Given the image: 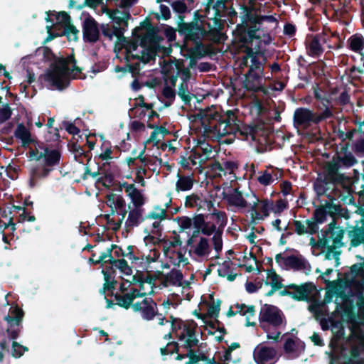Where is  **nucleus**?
Listing matches in <instances>:
<instances>
[{
  "instance_id": "obj_8",
  "label": "nucleus",
  "mask_w": 364,
  "mask_h": 364,
  "mask_svg": "<svg viewBox=\"0 0 364 364\" xmlns=\"http://www.w3.org/2000/svg\"><path fill=\"white\" fill-rule=\"evenodd\" d=\"M178 31L180 35L184 36V39L192 41L198 47L203 46L201 40L207 36V31L203 24H196V22H178Z\"/></svg>"
},
{
  "instance_id": "obj_45",
  "label": "nucleus",
  "mask_w": 364,
  "mask_h": 364,
  "mask_svg": "<svg viewBox=\"0 0 364 364\" xmlns=\"http://www.w3.org/2000/svg\"><path fill=\"white\" fill-rule=\"evenodd\" d=\"M1 97H0V103L1 102ZM12 115V109L9 104H6L3 107L0 108V124L4 123L9 120Z\"/></svg>"
},
{
  "instance_id": "obj_58",
  "label": "nucleus",
  "mask_w": 364,
  "mask_h": 364,
  "mask_svg": "<svg viewBox=\"0 0 364 364\" xmlns=\"http://www.w3.org/2000/svg\"><path fill=\"white\" fill-rule=\"evenodd\" d=\"M105 280V289H115L117 281L114 275H110L109 274L102 273Z\"/></svg>"
},
{
  "instance_id": "obj_50",
  "label": "nucleus",
  "mask_w": 364,
  "mask_h": 364,
  "mask_svg": "<svg viewBox=\"0 0 364 364\" xmlns=\"http://www.w3.org/2000/svg\"><path fill=\"white\" fill-rule=\"evenodd\" d=\"M160 37L159 38H154L151 43L149 44L146 50L149 51L154 56H156L159 53H160V48H162V46L159 43Z\"/></svg>"
},
{
  "instance_id": "obj_29",
  "label": "nucleus",
  "mask_w": 364,
  "mask_h": 364,
  "mask_svg": "<svg viewBox=\"0 0 364 364\" xmlns=\"http://www.w3.org/2000/svg\"><path fill=\"white\" fill-rule=\"evenodd\" d=\"M175 61V68L177 70L176 73H178L179 74H181V82L187 83V82L190 80L191 77V73L190 71L189 68H185L183 65V60H177L176 58H174Z\"/></svg>"
},
{
  "instance_id": "obj_7",
  "label": "nucleus",
  "mask_w": 364,
  "mask_h": 364,
  "mask_svg": "<svg viewBox=\"0 0 364 364\" xmlns=\"http://www.w3.org/2000/svg\"><path fill=\"white\" fill-rule=\"evenodd\" d=\"M332 117L333 112L331 108L325 109L321 113H316L306 107H299L294 112L293 122L296 127L308 129L312 124H318Z\"/></svg>"
},
{
  "instance_id": "obj_27",
  "label": "nucleus",
  "mask_w": 364,
  "mask_h": 364,
  "mask_svg": "<svg viewBox=\"0 0 364 364\" xmlns=\"http://www.w3.org/2000/svg\"><path fill=\"white\" fill-rule=\"evenodd\" d=\"M178 181L176 183V191H188L192 189L194 183V178L191 176H182L179 173L177 174Z\"/></svg>"
},
{
  "instance_id": "obj_33",
  "label": "nucleus",
  "mask_w": 364,
  "mask_h": 364,
  "mask_svg": "<svg viewBox=\"0 0 364 364\" xmlns=\"http://www.w3.org/2000/svg\"><path fill=\"white\" fill-rule=\"evenodd\" d=\"M260 327L267 333V337L268 339L273 340L274 342H278L279 341L281 331L266 324H260Z\"/></svg>"
},
{
  "instance_id": "obj_41",
  "label": "nucleus",
  "mask_w": 364,
  "mask_h": 364,
  "mask_svg": "<svg viewBox=\"0 0 364 364\" xmlns=\"http://www.w3.org/2000/svg\"><path fill=\"white\" fill-rule=\"evenodd\" d=\"M274 181L273 173L268 170L260 172V175L257 177V181L263 186H269Z\"/></svg>"
},
{
  "instance_id": "obj_3",
  "label": "nucleus",
  "mask_w": 364,
  "mask_h": 364,
  "mask_svg": "<svg viewBox=\"0 0 364 364\" xmlns=\"http://www.w3.org/2000/svg\"><path fill=\"white\" fill-rule=\"evenodd\" d=\"M53 61L50 70H48L43 76H41V78L43 77L49 83L50 89L55 88L61 91L68 87L70 84V69L68 65L76 63L77 60L73 53L66 58L56 56Z\"/></svg>"
},
{
  "instance_id": "obj_60",
  "label": "nucleus",
  "mask_w": 364,
  "mask_h": 364,
  "mask_svg": "<svg viewBox=\"0 0 364 364\" xmlns=\"http://www.w3.org/2000/svg\"><path fill=\"white\" fill-rule=\"evenodd\" d=\"M298 343L291 338H287L283 346L284 350L286 353H291L295 352L296 346Z\"/></svg>"
},
{
  "instance_id": "obj_2",
  "label": "nucleus",
  "mask_w": 364,
  "mask_h": 364,
  "mask_svg": "<svg viewBox=\"0 0 364 364\" xmlns=\"http://www.w3.org/2000/svg\"><path fill=\"white\" fill-rule=\"evenodd\" d=\"M264 21L274 23L277 18L272 15H259L251 7L245 6L241 16V23L237 24L234 31L237 40L242 44H252L253 40L261 39L262 37L271 38Z\"/></svg>"
},
{
  "instance_id": "obj_4",
  "label": "nucleus",
  "mask_w": 364,
  "mask_h": 364,
  "mask_svg": "<svg viewBox=\"0 0 364 364\" xmlns=\"http://www.w3.org/2000/svg\"><path fill=\"white\" fill-rule=\"evenodd\" d=\"M259 54L255 55L250 60L247 72L245 75L243 87L247 91L254 92H264V79H270L271 76H266L264 68L267 61L264 51L257 50Z\"/></svg>"
},
{
  "instance_id": "obj_23",
  "label": "nucleus",
  "mask_w": 364,
  "mask_h": 364,
  "mask_svg": "<svg viewBox=\"0 0 364 364\" xmlns=\"http://www.w3.org/2000/svg\"><path fill=\"white\" fill-rule=\"evenodd\" d=\"M16 138L21 141L23 146H28L33 142V139L31 138L30 131L25 127L23 123H20L17 125V127L14 132Z\"/></svg>"
},
{
  "instance_id": "obj_13",
  "label": "nucleus",
  "mask_w": 364,
  "mask_h": 364,
  "mask_svg": "<svg viewBox=\"0 0 364 364\" xmlns=\"http://www.w3.org/2000/svg\"><path fill=\"white\" fill-rule=\"evenodd\" d=\"M82 36L84 41L90 43H95L100 38L98 23L89 14L82 22Z\"/></svg>"
},
{
  "instance_id": "obj_62",
  "label": "nucleus",
  "mask_w": 364,
  "mask_h": 364,
  "mask_svg": "<svg viewBox=\"0 0 364 364\" xmlns=\"http://www.w3.org/2000/svg\"><path fill=\"white\" fill-rule=\"evenodd\" d=\"M112 29V37L116 36L119 41H126L124 33L127 28L113 25Z\"/></svg>"
},
{
  "instance_id": "obj_61",
  "label": "nucleus",
  "mask_w": 364,
  "mask_h": 364,
  "mask_svg": "<svg viewBox=\"0 0 364 364\" xmlns=\"http://www.w3.org/2000/svg\"><path fill=\"white\" fill-rule=\"evenodd\" d=\"M177 220L180 221V229L181 232L184 231L185 230L191 228L193 225L192 219L187 216L178 217Z\"/></svg>"
},
{
  "instance_id": "obj_17",
  "label": "nucleus",
  "mask_w": 364,
  "mask_h": 364,
  "mask_svg": "<svg viewBox=\"0 0 364 364\" xmlns=\"http://www.w3.org/2000/svg\"><path fill=\"white\" fill-rule=\"evenodd\" d=\"M61 158L60 152L58 149H51L49 147L44 148L36 157V161L43 159L44 165L50 168L58 166Z\"/></svg>"
},
{
  "instance_id": "obj_49",
  "label": "nucleus",
  "mask_w": 364,
  "mask_h": 364,
  "mask_svg": "<svg viewBox=\"0 0 364 364\" xmlns=\"http://www.w3.org/2000/svg\"><path fill=\"white\" fill-rule=\"evenodd\" d=\"M214 235L212 238L213 243V248L216 252H220L223 249V240L222 235L223 232L220 230H216L213 232Z\"/></svg>"
},
{
  "instance_id": "obj_5",
  "label": "nucleus",
  "mask_w": 364,
  "mask_h": 364,
  "mask_svg": "<svg viewBox=\"0 0 364 364\" xmlns=\"http://www.w3.org/2000/svg\"><path fill=\"white\" fill-rule=\"evenodd\" d=\"M24 316L23 311L17 305L11 306L9 313L4 316V320L8 323L6 332L8 336L11 340H16L19 336L21 331L20 326ZM28 348L23 346L18 342L14 341L12 343L11 355L15 358H21Z\"/></svg>"
},
{
  "instance_id": "obj_57",
  "label": "nucleus",
  "mask_w": 364,
  "mask_h": 364,
  "mask_svg": "<svg viewBox=\"0 0 364 364\" xmlns=\"http://www.w3.org/2000/svg\"><path fill=\"white\" fill-rule=\"evenodd\" d=\"M353 150L358 156H364V139H358L353 145Z\"/></svg>"
},
{
  "instance_id": "obj_54",
  "label": "nucleus",
  "mask_w": 364,
  "mask_h": 364,
  "mask_svg": "<svg viewBox=\"0 0 364 364\" xmlns=\"http://www.w3.org/2000/svg\"><path fill=\"white\" fill-rule=\"evenodd\" d=\"M327 211L325 208H319L314 212V219L316 223H322L326 220Z\"/></svg>"
},
{
  "instance_id": "obj_42",
  "label": "nucleus",
  "mask_w": 364,
  "mask_h": 364,
  "mask_svg": "<svg viewBox=\"0 0 364 364\" xmlns=\"http://www.w3.org/2000/svg\"><path fill=\"white\" fill-rule=\"evenodd\" d=\"M213 25H211L210 23H207L210 33H218L223 29L224 25L222 22L221 17L215 14V16L213 18Z\"/></svg>"
},
{
  "instance_id": "obj_6",
  "label": "nucleus",
  "mask_w": 364,
  "mask_h": 364,
  "mask_svg": "<svg viewBox=\"0 0 364 364\" xmlns=\"http://www.w3.org/2000/svg\"><path fill=\"white\" fill-rule=\"evenodd\" d=\"M358 163V160L352 153L340 155L336 154L333 161L328 162L325 167L324 178L321 182L324 185L333 184L334 186L342 183L346 177L343 173H339L341 167L350 168Z\"/></svg>"
},
{
  "instance_id": "obj_20",
  "label": "nucleus",
  "mask_w": 364,
  "mask_h": 364,
  "mask_svg": "<svg viewBox=\"0 0 364 364\" xmlns=\"http://www.w3.org/2000/svg\"><path fill=\"white\" fill-rule=\"evenodd\" d=\"M321 34H316L315 36H313L311 41L306 45V53L308 55L314 58H318L323 54L324 49L321 46Z\"/></svg>"
},
{
  "instance_id": "obj_44",
  "label": "nucleus",
  "mask_w": 364,
  "mask_h": 364,
  "mask_svg": "<svg viewBox=\"0 0 364 364\" xmlns=\"http://www.w3.org/2000/svg\"><path fill=\"white\" fill-rule=\"evenodd\" d=\"M192 223L193 228H210V225L205 220L204 215L197 214L192 218Z\"/></svg>"
},
{
  "instance_id": "obj_40",
  "label": "nucleus",
  "mask_w": 364,
  "mask_h": 364,
  "mask_svg": "<svg viewBox=\"0 0 364 364\" xmlns=\"http://www.w3.org/2000/svg\"><path fill=\"white\" fill-rule=\"evenodd\" d=\"M134 207L139 208L143 206L146 202L144 195L141 193V191L136 189L132 196L129 197Z\"/></svg>"
},
{
  "instance_id": "obj_26",
  "label": "nucleus",
  "mask_w": 364,
  "mask_h": 364,
  "mask_svg": "<svg viewBox=\"0 0 364 364\" xmlns=\"http://www.w3.org/2000/svg\"><path fill=\"white\" fill-rule=\"evenodd\" d=\"M146 217H141L138 208L134 207L132 210L129 212L128 217L125 221V227L127 229H132L137 227L141 223L144 221Z\"/></svg>"
},
{
  "instance_id": "obj_36",
  "label": "nucleus",
  "mask_w": 364,
  "mask_h": 364,
  "mask_svg": "<svg viewBox=\"0 0 364 364\" xmlns=\"http://www.w3.org/2000/svg\"><path fill=\"white\" fill-rule=\"evenodd\" d=\"M258 208L262 213L263 218L268 217L270 211H272V200L267 198L259 200Z\"/></svg>"
},
{
  "instance_id": "obj_37",
  "label": "nucleus",
  "mask_w": 364,
  "mask_h": 364,
  "mask_svg": "<svg viewBox=\"0 0 364 364\" xmlns=\"http://www.w3.org/2000/svg\"><path fill=\"white\" fill-rule=\"evenodd\" d=\"M202 198L197 194H191L186 197L185 206L188 208H194L198 206L199 208L202 206Z\"/></svg>"
},
{
  "instance_id": "obj_11",
  "label": "nucleus",
  "mask_w": 364,
  "mask_h": 364,
  "mask_svg": "<svg viewBox=\"0 0 364 364\" xmlns=\"http://www.w3.org/2000/svg\"><path fill=\"white\" fill-rule=\"evenodd\" d=\"M275 260L277 263H279L281 260L283 261L284 265L287 268H291L296 271H308L311 270V265L303 257L302 255H289L288 257H282L281 253L276 255Z\"/></svg>"
},
{
  "instance_id": "obj_14",
  "label": "nucleus",
  "mask_w": 364,
  "mask_h": 364,
  "mask_svg": "<svg viewBox=\"0 0 364 364\" xmlns=\"http://www.w3.org/2000/svg\"><path fill=\"white\" fill-rule=\"evenodd\" d=\"M156 303L151 298L145 297L141 301H137L133 305L134 312H140L143 318L152 320L157 314Z\"/></svg>"
},
{
  "instance_id": "obj_51",
  "label": "nucleus",
  "mask_w": 364,
  "mask_h": 364,
  "mask_svg": "<svg viewBox=\"0 0 364 364\" xmlns=\"http://www.w3.org/2000/svg\"><path fill=\"white\" fill-rule=\"evenodd\" d=\"M132 58L133 59H138L145 63H149L151 60H155V58H156L155 56H154L150 53H149V51L146 50V49H144L141 51V55H139L136 54V55L132 54Z\"/></svg>"
},
{
  "instance_id": "obj_24",
  "label": "nucleus",
  "mask_w": 364,
  "mask_h": 364,
  "mask_svg": "<svg viewBox=\"0 0 364 364\" xmlns=\"http://www.w3.org/2000/svg\"><path fill=\"white\" fill-rule=\"evenodd\" d=\"M183 277V274L180 270L173 269L164 277L162 285L167 287L169 284L173 286L181 287L182 285L181 281Z\"/></svg>"
},
{
  "instance_id": "obj_10",
  "label": "nucleus",
  "mask_w": 364,
  "mask_h": 364,
  "mask_svg": "<svg viewBox=\"0 0 364 364\" xmlns=\"http://www.w3.org/2000/svg\"><path fill=\"white\" fill-rule=\"evenodd\" d=\"M287 287L293 290L291 298L298 301H309L311 294L317 290L316 286L313 282H305L299 285L289 284Z\"/></svg>"
},
{
  "instance_id": "obj_18",
  "label": "nucleus",
  "mask_w": 364,
  "mask_h": 364,
  "mask_svg": "<svg viewBox=\"0 0 364 364\" xmlns=\"http://www.w3.org/2000/svg\"><path fill=\"white\" fill-rule=\"evenodd\" d=\"M364 352V338H361L356 344L350 346L349 358L345 364H364V358H360Z\"/></svg>"
},
{
  "instance_id": "obj_43",
  "label": "nucleus",
  "mask_w": 364,
  "mask_h": 364,
  "mask_svg": "<svg viewBox=\"0 0 364 364\" xmlns=\"http://www.w3.org/2000/svg\"><path fill=\"white\" fill-rule=\"evenodd\" d=\"M245 55L242 58L240 65L249 68V60H251L255 55H258L259 53H257V50H254V49L250 47H247L245 50Z\"/></svg>"
},
{
  "instance_id": "obj_48",
  "label": "nucleus",
  "mask_w": 364,
  "mask_h": 364,
  "mask_svg": "<svg viewBox=\"0 0 364 364\" xmlns=\"http://www.w3.org/2000/svg\"><path fill=\"white\" fill-rule=\"evenodd\" d=\"M288 208V201L285 199H279L274 203L272 200V212L275 214L282 213Z\"/></svg>"
},
{
  "instance_id": "obj_59",
  "label": "nucleus",
  "mask_w": 364,
  "mask_h": 364,
  "mask_svg": "<svg viewBox=\"0 0 364 364\" xmlns=\"http://www.w3.org/2000/svg\"><path fill=\"white\" fill-rule=\"evenodd\" d=\"M163 63L161 73L164 77H168V75H171L172 70L174 69L173 66V64L175 65L174 59L170 60L169 61L164 60Z\"/></svg>"
},
{
  "instance_id": "obj_64",
  "label": "nucleus",
  "mask_w": 364,
  "mask_h": 364,
  "mask_svg": "<svg viewBox=\"0 0 364 364\" xmlns=\"http://www.w3.org/2000/svg\"><path fill=\"white\" fill-rule=\"evenodd\" d=\"M56 20L58 23L63 24L65 26L70 25V16L65 11H60L55 15Z\"/></svg>"
},
{
  "instance_id": "obj_55",
  "label": "nucleus",
  "mask_w": 364,
  "mask_h": 364,
  "mask_svg": "<svg viewBox=\"0 0 364 364\" xmlns=\"http://www.w3.org/2000/svg\"><path fill=\"white\" fill-rule=\"evenodd\" d=\"M171 6L173 10L179 14H183L187 11V6L184 0H177L173 1L171 4Z\"/></svg>"
},
{
  "instance_id": "obj_56",
  "label": "nucleus",
  "mask_w": 364,
  "mask_h": 364,
  "mask_svg": "<svg viewBox=\"0 0 364 364\" xmlns=\"http://www.w3.org/2000/svg\"><path fill=\"white\" fill-rule=\"evenodd\" d=\"M159 38L157 33H146L140 38V46L146 49L149 43L154 39Z\"/></svg>"
},
{
  "instance_id": "obj_30",
  "label": "nucleus",
  "mask_w": 364,
  "mask_h": 364,
  "mask_svg": "<svg viewBox=\"0 0 364 364\" xmlns=\"http://www.w3.org/2000/svg\"><path fill=\"white\" fill-rule=\"evenodd\" d=\"M212 215L215 216V222L218 225V228H216V230L223 232V229L226 226L228 222L226 213L224 211H220L215 209Z\"/></svg>"
},
{
  "instance_id": "obj_19",
  "label": "nucleus",
  "mask_w": 364,
  "mask_h": 364,
  "mask_svg": "<svg viewBox=\"0 0 364 364\" xmlns=\"http://www.w3.org/2000/svg\"><path fill=\"white\" fill-rule=\"evenodd\" d=\"M187 247H189L188 253L190 255L194 254L198 257H202L208 256L210 252L208 240L204 237H200L196 245L193 243V246Z\"/></svg>"
},
{
  "instance_id": "obj_52",
  "label": "nucleus",
  "mask_w": 364,
  "mask_h": 364,
  "mask_svg": "<svg viewBox=\"0 0 364 364\" xmlns=\"http://www.w3.org/2000/svg\"><path fill=\"white\" fill-rule=\"evenodd\" d=\"M53 170V168H50L44 165V166L41 170L38 168H33L32 170V176L36 178H46Z\"/></svg>"
},
{
  "instance_id": "obj_22",
  "label": "nucleus",
  "mask_w": 364,
  "mask_h": 364,
  "mask_svg": "<svg viewBox=\"0 0 364 364\" xmlns=\"http://www.w3.org/2000/svg\"><path fill=\"white\" fill-rule=\"evenodd\" d=\"M347 48L362 55L364 50V37L361 33H355L347 40Z\"/></svg>"
},
{
  "instance_id": "obj_16",
  "label": "nucleus",
  "mask_w": 364,
  "mask_h": 364,
  "mask_svg": "<svg viewBox=\"0 0 364 364\" xmlns=\"http://www.w3.org/2000/svg\"><path fill=\"white\" fill-rule=\"evenodd\" d=\"M222 198L230 206L245 208L248 205L239 188H232L230 192L223 191Z\"/></svg>"
},
{
  "instance_id": "obj_9",
  "label": "nucleus",
  "mask_w": 364,
  "mask_h": 364,
  "mask_svg": "<svg viewBox=\"0 0 364 364\" xmlns=\"http://www.w3.org/2000/svg\"><path fill=\"white\" fill-rule=\"evenodd\" d=\"M259 321L261 324L267 323L266 325L277 328L284 321H285V317L282 310L277 306L265 304L260 309Z\"/></svg>"
},
{
  "instance_id": "obj_38",
  "label": "nucleus",
  "mask_w": 364,
  "mask_h": 364,
  "mask_svg": "<svg viewBox=\"0 0 364 364\" xmlns=\"http://www.w3.org/2000/svg\"><path fill=\"white\" fill-rule=\"evenodd\" d=\"M154 211H151L146 215V219H159L160 220H164L166 218L167 215L166 209L156 206L154 207Z\"/></svg>"
},
{
  "instance_id": "obj_46",
  "label": "nucleus",
  "mask_w": 364,
  "mask_h": 364,
  "mask_svg": "<svg viewBox=\"0 0 364 364\" xmlns=\"http://www.w3.org/2000/svg\"><path fill=\"white\" fill-rule=\"evenodd\" d=\"M221 300L218 299L216 303H213L208 306L207 315L210 318H217L220 311Z\"/></svg>"
},
{
  "instance_id": "obj_47",
  "label": "nucleus",
  "mask_w": 364,
  "mask_h": 364,
  "mask_svg": "<svg viewBox=\"0 0 364 364\" xmlns=\"http://www.w3.org/2000/svg\"><path fill=\"white\" fill-rule=\"evenodd\" d=\"M179 347L178 343L175 341L169 342L166 346L161 348L160 351L162 355H166L168 354H173L178 353Z\"/></svg>"
},
{
  "instance_id": "obj_39",
  "label": "nucleus",
  "mask_w": 364,
  "mask_h": 364,
  "mask_svg": "<svg viewBox=\"0 0 364 364\" xmlns=\"http://www.w3.org/2000/svg\"><path fill=\"white\" fill-rule=\"evenodd\" d=\"M78 33H79V31L72 23L64 26L63 35L67 36L68 41H77Z\"/></svg>"
},
{
  "instance_id": "obj_1",
  "label": "nucleus",
  "mask_w": 364,
  "mask_h": 364,
  "mask_svg": "<svg viewBox=\"0 0 364 364\" xmlns=\"http://www.w3.org/2000/svg\"><path fill=\"white\" fill-rule=\"evenodd\" d=\"M201 120V125L204 133L210 137L218 139L230 134H235L237 132L244 137V139L259 141V137L265 134V125L262 122L239 126V120L232 110L220 114L213 110H201L197 114Z\"/></svg>"
},
{
  "instance_id": "obj_32",
  "label": "nucleus",
  "mask_w": 364,
  "mask_h": 364,
  "mask_svg": "<svg viewBox=\"0 0 364 364\" xmlns=\"http://www.w3.org/2000/svg\"><path fill=\"white\" fill-rule=\"evenodd\" d=\"M115 267L119 269V271L125 275L129 276L132 274V268L129 266L127 262L124 259H118L112 260Z\"/></svg>"
},
{
  "instance_id": "obj_28",
  "label": "nucleus",
  "mask_w": 364,
  "mask_h": 364,
  "mask_svg": "<svg viewBox=\"0 0 364 364\" xmlns=\"http://www.w3.org/2000/svg\"><path fill=\"white\" fill-rule=\"evenodd\" d=\"M193 228L194 230L192 232V234L186 241V246H193V243L196 242V240L200 234H203L206 236H210L215 231V225L213 223L211 224L210 228Z\"/></svg>"
},
{
  "instance_id": "obj_35",
  "label": "nucleus",
  "mask_w": 364,
  "mask_h": 364,
  "mask_svg": "<svg viewBox=\"0 0 364 364\" xmlns=\"http://www.w3.org/2000/svg\"><path fill=\"white\" fill-rule=\"evenodd\" d=\"M253 196L255 198L256 200L253 202V204L252 205L249 211L250 212L251 215V223L255 224L256 220H262L263 219V217L257 210L259 199L256 196L255 194H254Z\"/></svg>"
},
{
  "instance_id": "obj_53",
  "label": "nucleus",
  "mask_w": 364,
  "mask_h": 364,
  "mask_svg": "<svg viewBox=\"0 0 364 364\" xmlns=\"http://www.w3.org/2000/svg\"><path fill=\"white\" fill-rule=\"evenodd\" d=\"M195 334V327H191L190 325L185 323L183 328V332L178 335V340L183 341L186 337H193Z\"/></svg>"
},
{
  "instance_id": "obj_25",
  "label": "nucleus",
  "mask_w": 364,
  "mask_h": 364,
  "mask_svg": "<svg viewBox=\"0 0 364 364\" xmlns=\"http://www.w3.org/2000/svg\"><path fill=\"white\" fill-rule=\"evenodd\" d=\"M110 295L114 297L117 306L124 309H129V308L133 309L134 299H133V296L128 292L126 294L112 293Z\"/></svg>"
},
{
  "instance_id": "obj_21",
  "label": "nucleus",
  "mask_w": 364,
  "mask_h": 364,
  "mask_svg": "<svg viewBox=\"0 0 364 364\" xmlns=\"http://www.w3.org/2000/svg\"><path fill=\"white\" fill-rule=\"evenodd\" d=\"M109 16L112 22L117 26L128 27V21L131 18V14L129 11L114 9L109 14Z\"/></svg>"
},
{
  "instance_id": "obj_15",
  "label": "nucleus",
  "mask_w": 364,
  "mask_h": 364,
  "mask_svg": "<svg viewBox=\"0 0 364 364\" xmlns=\"http://www.w3.org/2000/svg\"><path fill=\"white\" fill-rule=\"evenodd\" d=\"M360 198L363 200L362 206L363 208H360V214L362 216V226L361 227H355L352 230L348 232V236L350 238V246L351 247H358L361 244H364V189H362L360 191Z\"/></svg>"
},
{
  "instance_id": "obj_12",
  "label": "nucleus",
  "mask_w": 364,
  "mask_h": 364,
  "mask_svg": "<svg viewBox=\"0 0 364 364\" xmlns=\"http://www.w3.org/2000/svg\"><path fill=\"white\" fill-rule=\"evenodd\" d=\"M253 358L257 364H274L279 360L276 349L269 346H257Z\"/></svg>"
},
{
  "instance_id": "obj_63",
  "label": "nucleus",
  "mask_w": 364,
  "mask_h": 364,
  "mask_svg": "<svg viewBox=\"0 0 364 364\" xmlns=\"http://www.w3.org/2000/svg\"><path fill=\"white\" fill-rule=\"evenodd\" d=\"M344 231L342 229L338 230L337 232H336L335 235L332 236V240L333 242V245L332 246H335V248L342 247L343 245V243L342 242V240L343 237Z\"/></svg>"
},
{
  "instance_id": "obj_34",
  "label": "nucleus",
  "mask_w": 364,
  "mask_h": 364,
  "mask_svg": "<svg viewBox=\"0 0 364 364\" xmlns=\"http://www.w3.org/2000/svg\"><path fill=\"white\" fill-rule=\"evenodd\" d=\"M178 95L186 105L190 104L192 97L188 92L187 83L181 82L179 85Z\"/></svg>"
},
{
  "instance_id": "obj_31",
  "label": "nucleus",
  "mask_w": 364,
  "mask_h": 364,
  "mask_svg": "<svg viewBox=\"0 0 364 364\" xmlns=\"http://www.w3.org/2000/svg\"><path fill=\"white\" fill-rule=\"evenodd\" d=\"M117 248V245H112L110 248L107 250V252H102L99 258L96 260V263H109V264L114 265L112 260H116L112 255L113 249Z\"/></svg>"
}]
</instances>
